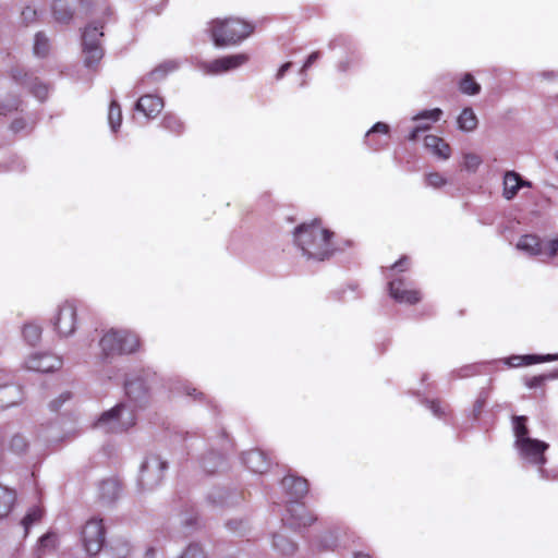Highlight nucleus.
Listing matches in <instances>:
<instances>
[{"mask_svg":"<svg viewBox=\"0 0 558 558\" xmlns=\"http://www.w3.org/2000/svg\"><path fill=\"white\" fill-rule=\"evenodd\" d=\"M484 405H485V400H482V399L476 400V402L474 404V412L476 415H478L482 412Z\"/></svg>","mask_w":558,"mask_h":558,"instance_id":"5fc2aeb1","label":"nucleus"},{"mask_svg":"<svg viewBox=\"0 0 558 558\" xmlns=\"http://www.w3.org/2000/svg\"><path fill=\"white\" fill-rule=\"evenodd\" d=\"M292 66V63L291 62H286L283 63L280 69L278 70V73H277V78L280 80L283 77V75L286 74V72Z\"/></svg>","mask_w":558,"mask_h":558,"instance_id":"864d4df0","label":"nucleus"},{"mask_svg":"<svg viewBox=\"0 0 558 558\" xmlns=\"http://www.w3.org/2000/svg\"><path fill=\"white\" fill-rule=\"evenodd\" d=\"M11 75L19 85L26 87L38 100L44 101L47 99L49 87L37 76H34L22 69H13Z\"/></svg>","mask_w":558,"mask_h":558,"instance_id":"9b49d317","label":"nucleus"},{"mask_svg":"<svg viewBox=\"0 0 558 558\" xmlns=\"http://www.w3.org/2000/svg\"><path fill=\"white\" fill-rule=\"evenodd\" d=\"M520 454L536 465H543L546 462L545 451L548 445L534 438H521L520 444L515 445Z\"/></svg>","mask_w":558,"mask_h":558,"instance_id":"4468645a","label":"nucleus"},{"mask_svg":"<svg viewBox=\"0 0 558 558\" xmlns=\"http://www.w3.org/2000/svg\"><path fill=\"white\" fill-rule=\"evenodd\" d=\"M388 291L398 303L415 305L422 300V292L401 278L389 281Z\"/></svg>","mask_w":558,"mask_h":558,"instance_id":"9d476101","label":"nucleus"},{"mask_svg":"<svg viewBox=\"0 0 558 558\" xmlns=\"http://www.w3.org/2000/svg\"><path fill=\"white\" fill-rule=\"evenodd\" d=\"M21 15H22V19H23V22L25 23V25H28L36 21L37 12L35 9H33L31 7H26L22 11Z\"/></svg>","mask_w":558,"mask_h":558,"instance_id":"a18cd8bd","label":"nucleus"},{"mask_svg":"<svg viewBox=\"0 0 558 558\" xmlns=\"http://www.w3.org/2000/svg\"><path fill=\"white\" fill-rule=\"evenodd\" d=\"M250 60V56L245 52L229 54L217 58L205 64V71L210 74H220L238 69Z\"/></svg>","mask_w":558,"mask_h":558,"instance_id":"2eb2a0df","label":"nucleus"},{"mask_svg":"<svg viewBox=\"0 0 558 558\" xmlns=\"http://www.w3.org/2000/svg\"><path fill=\"white\" fill-rule=\"evenodd\" d=\"M52 325L59 337L68 338L72 336L77 328V306L73 301L62 302L51 319Z\"/></svg>","mask_w":558,"mask_h":558,"instance_id":"39448f33","label":"nucleus"},{"mask_svg":"<svg viewBox=\"0 0 558 558\" xmlns=\"http://www.w3.org/2000/svg\"><path fill=\"white\" fill-rule=\"evenodd\" d=\"M84 62L87 68H95L98 65L104 57L101 46L83 45Z\"/></svg>","mask_w":558,"mask_h":558,"instance_id":"bb28decb","label":"nucleus"},{"mask_svg":"<svg viewBox=\"0 0 558 558\" xmlns=\"http://www.w3.org/2000/svg\"><path fill=\"white\" fill-rule=\"evenodd\" d=\"M101 349H138L141 339L130 329L111 328L100 339Z\"/></svg>","mask_w":558,"mask_h":558,"instance_id":"423d86ee","label":"nucleus"},{"mask_svg":"<svg viewBox=\"0 0 558 558\" xmlns=\"http://www.w3.org/2000/svg\"><path fill=\"white\" fill-rule=\"evenodd\" d=\"M426 183L433 187H441L446 184V179L438 172H430L425 177Z\"/></svg>","mask_w":558,"mask_h":558,"instance_id":"c03bdc74","label":"nucleus"},{"mask_svg":"<svg viewBox=\"0 0 558 558\" xmlns=\"http://www.w3.org/2000/svg\"><path fill=\"white\" fill-rule=\"evenodd\" d=\"M517 248L531 256H539L544 254L549 258H553L558 254V239L550 240L548 244L544 246L537 235L524 234L519 239Z\"/></svg>","mask_w":558,"mask_h":558,"instance_id":"0eeeda50","label":"nucleus"},{"mask_svg":"<svg viewBox=\"0 0 558 558\" xmlns=\"http://www.w3.org/2000/svg\"><path fill=\"white\" fill-rule=\"evenodd\" d=\"M286 493L294 498V501L303 498L308 493V482L306 478L295 475H287L281 481Z\"/></svg>","mask_w":558,"mask_h":558,"instance_id":"f3484780","label":"nucleus"},{"mask_svg":"<svg viewBox=\"0 0 558 558\" xmlns=\"http://www.w3.org/2000/svg\"><path fill=\"white\" fill-rule=\"evenodd\" d=\"M530 186V182L524 181L520 174L514 171H508L504 178V192L502 195L507 199H512L520 187Z\"/></svg>","mask_w":558,"mask_h":558,"instance_id":"5701e85b","label":"nucleus"},{"mask_svg":"<svg viewBox=\"0 0 558 558\" xmlns=\"http://www.w3.org/2000/svg\"><path fill=\"white\" fill-rule=\"evenodd\" d=\"M353 558H375L373 554L368 551H355Z\"/></svg>","mask_w":558,"mask_h":558,"instance_id":"6e6d98bb","label":"nucleus"},{"mask_svg":"<svg viewBox=\"0 0 558 558\" xmlns=\"http://www.w3.org/2000/svg\"><path fill=\"white\" fill-rule=\"evenodd\" d=\"M71 398V393L70 392H64L62 395H60V397L53 401H51L50 403V409L52 411H58L60 409V407L65 402L68 401L69 399Z\"/></svg>","mask_w":558,"mask_h":558,"instance_id":"de8ad7c7","label":"nucleus"},{"mask_svg":"<svg viewBox=\"0 0 558 558\" xmlns=\"http://www.w3.org/2000/svg\"><path fill=\"white\" fill-rule=\"evenodd\" d=\"M59 547V535L57 532L48 531L39 537L34 547L33 555L35 558H44L54 553Z\"/></svg>","mask_w":558,"mask_h":558,"instance_id":"a211bd4d","label":"nucleus"},{"mask_svg":"<svg viewBox=\"0 0 558 558\" xmlns=\"http://www.w3.org/2000/svg\"><path fill=\"white\" fill-rule=\"evenodd\" d=\"M108 121L113 132H117L122 123V111L118 101L112 100L109 106Z\"/></svg>","mask_w":558,"mask_h":558,"instance_id":"c9c22d12","label":"nucleus"},{"mask_svg":"<svg viewBox=\"0 0 558 558\" xmlns=\"http://www.w3.org/2000/svg\"><path fill=\"white\" fill-rule=\"evenodd\" d=\"M459 89L462 94L472 96L481 92V85L475 81L472 74L465 73L459 82Z\"/></svg>","mask_w":558,"mask_h":558,"instance_id":"473e14b6","label":"nucleus"},{"mask_svg":"<svg viewBox=\"0 0 558 558\" xmlns=\"http://www.w3.org/2000/svg\"><path fill=\"white\" fill-rule=\"evenodd\" d=\"M119 484L116 481L107 480L100 484V497L102 499L113 500L118 497Z\"/></svg>","mask_w":558,"mask_h":558,"instance_id":"4c0bfd02","label":"nucleus"},{"mask_svg":"<svg viewBox=\"0 0 558 558\" xmlns=\"http://www.w3.org/2000/svg\"><path fill=\"white\" fill-rule=\"evenodd\" d=\"M161 125L174 135L182 134L184 130L182 121L173 114H166L161 121Z\"/></svg>","mask_w":558,"mask_h":558,"instance_id":"e433bc0d","label":"nucleus"},{"mask_svg":"<svg viewBox=\"0 0 558 558\" xmlns=\"http://www.w3.org/2000/svg\"><path fill=\"white\" fill-rule=\"evenodd\" d=\"M52 13L54 19L61 23H68L73 17V12L68 8L64 0H53Z\"/></svg>","mask_w":558,"mask_h":558,"instance_id":"2f4dec72","label":"nucleus"},{"mask_svg":"<svg viewBox=\"0 0 558 558\" xmlns=\"http://www.w3.org/2000/svg\"><path fill=\"white\" fill-rule=\"evenodd\" d=\"M61 366L62 360L53 351H37L26 361L28 369L40 373H50L59 369Z\"/></svg>","mask_w":558,"mask_h":558,"instance_id":"f8f14e48","label":"nucleus"},{"mask_svg":"<svg viewBox=\"0 0 558 558\" xmlns=\"http://www.w3.org/2000/svg\"><path fill=\"white\" fill-rule=\"evenodd\" d=\"M243 462L248 470L254 473L263 474L269 469V459L260 450H250L244 453Z\"/></svg>","mask_w":558,"mask_h":558,"instance_id":"6ab92c4d","label":"nucleus"},{"mask_svg":"<svg viewBox=\"0 0 558 558\" xmlns=\"http://www.w3.org/2000/svg\"><path fill=\"white\" fill-rule=\"evenodd\" d=\"M177 69V63L173 61L165 62L158 65L154 71L150 72V76L154 80H158L167 75L169 72H172Z\"/></svg>","mask_w":558,"mask_h":558,"instance_id":"ea45409f","label":"nucleus"},{"mask_svg":"<svg viewBox=\"0 0 558 558\" xmlns=\"http://www.w3.org/2000/svg\"><path fill=\"white\" fill-rule=\"evenodd\" d=\"M442 114V111L439 108L424 110L414 117V120L422 121L428 120L430 122H437Z\"/></svg>","mask_w":558,"mask_h":558,"instance_id":"79ce46f5","label":"nucleus"},{"mask_svg":"<svg viewBox=\"0 0 558 558\" xmlns=\"http://www.w3.org/2000/svg\"><path fill=\"white\" fill-rule=\"evenodd\" d=\"M124 388L129 399L142 405L149 398V375L144 373L126 379Z\"/></svg>","mask_w":558,"mask_h":558,"instance_id":"ddd939ff","label":"nucleus"},{"mask_svg":"<svg viewBox=\"0 0 558 558\" xmlns=\"http://www.w3.org/2000/svg\"><path fill=\"white\" fill-rule=\"evenodd\" d=\"M167 462L157 454L148 456L141 466L140 482L143 486L153 487L158 485L162 478Z\"/></svg>","mask_w":558,"mask_h":558,"instance_id":"6e6552de","label":"nucleus"},{"mask_svg":"<svg viewBox=\"0 0 558 558\" xmlns=\"http://www.w3.org/2000/svg\"><path fill=\"white\" fill-rule=\"evenodd\" d=\"M558 354H527V355H512L507 359L506 363L511 367H520L533 365L536 363L557 361Z\"/></svg>","mask_w":558,"mask_h":558,"instance_id":"412c9836","label":"nucleus"},{"mask_svg":"<svg viewBox=\"0 0 558 558\" xmlns=\"http://www.w3.org/2000/svg\"><path fill=\"white\" fill-rule=\"evenodd\" d=\"M320 57V52L319 51H314L312 52L308 58L306 59L305 63L303 64V68H302V73H305L306 70L316 61L318 60Z\"/></svg>","mask_w":558,"mask_h":558,"instance_id":"09e8293b","label":"nucleus"},{"mask_svg":"<svg viewBox=\"0 0 558 558\" xmlns=\"http://www.w3.org/2000/svg\"><path fill=\"white\" fill-rule=\"evenodd\" d=\"M102 25L99 26H87L82 35L83 45L100 46L99 39L104 36L101 32Z\"/></svg>","mask_w":558,"mask_h":558,"instance_id":"72a5a7b5","label":"nucleus"},{"mask_svg":"<svg viewBox=\"0 0 558 558\" xmlns=\"http://www.w3.org/2000/svg\"><path fill=\"white\" fill-rule=\"evenodd\" d=\"M21 401V389L15 385L0 386V409H7Z\"/></svg>","mask_w":558,"mask_h":558,"instance_id":"b1692460","label":"nucleus"},{"mask_svg":"<svg viewBox=\"0 0 558 558\" xmlns=\"http://www.w3.org/2000/svg\"><path fill=\"white\" fill-rule=\"evenodd\" d=\"M146 556L151 558L154 556V549H148L147 553H146Z\"/></svg>","mask_w":558,"mask_h":558,"instance_id":"13d9d810","label":"nucleus"},{"mask_svg":"<svg viewBox=\"0 0 558 558\" xmlns=\"http://www.w3.org/2000/svg\"><path fill=\"white\" fill-rule=\"evenodd\" d=\"M179 558H206V554L198 544H190Z\"/></svg>","mask_w":558,"mask_h":558,"instance_id":"a19ab883","label":"nucleus"},{"mask_svg":"<svg viewBox=\"0 0 558 558\" xmlns=\"http://www.w3.org/2000/svg\"><path fill=\"white\" fill-rule=\"evenodd\" d=\"M332 236L333 232L325 229L317 219L302 223L294 230V241L303 254L319 260L329 258L333 253Z\"/></svg>","mask_w":558,"mask_h":558,"instance_id":"f257e3e1","label":"nucleus"},{"mask_svg":"<svg viewBox=\"0 0 558 558\" xmlns=\"http://www.w3.org/2000/svg\"><path fill=\"white\" fill-rule=\"evenodd\" d=\"M43 336V328L40 325L29 322L25 323L22 327V337L25 343L29 347H36L40 343Z\"/></svg>","mask_w":558,"mask_h":558,"instance_id":"393cba45","label":"nucleus"},{"mask_svg":"<svg viewBox=\"0 0 558 558\" xmlns=\"http://www.w3.org/2000/svg\"><path fill=\"white\" fill-rule=\"evenodd\" d=\"M429 408L438 416H441V415L445 414V412L441 410L439 401H430L429 402Z\"/></svg>","mask_w":558,"mask_h":558,"instance_id":"603ef678","label":"nucleus"},{"mask_svg":"<svg viewBox=\"0 0 558 558\" xmlns=\"http://www.w3.org/2000/svg\"><path fill=\"white\" fill-rule=\"evenodd\" d=\"M81 539L88 555H97L102 549L106 541L104 520L97 517L87 520L82 526Z\"/></svg>","mask_w":558,"mask_h":558,"instance_id":"20e7f679","label":"nucleus"},{"mask_svg":"<svg viewBox=\"0 0 558 558\" xmlns=\"http://www.w3.org/2000/svg\"><path fill=\"white\" fill-rule=\"evenodd\" d=\"M44 517V509L39 506L32 507L25 517L22 519L21 524L24 527V536L28 535L29 529L35 523H38L41 521Z\"/></svg>","mask_w":558,"mask_h":558,"instance_id":"c756f323","label":"nucleus"},{"mask_svg":"<svg viewBox=\"0 0 558 558\" xmlns=\"http://www.w3.org/2000/svg\"><path fill=\"white\" fill-rule=\"evenodd\" d=\"M15 500V490L0 485V519L5 518L11 512Z\"/></svg>","mask_w":558,"mask_h":558,"instance_id":"a878e982","label":"nucleus"},{"mask_svg":"<svg viewBox=\"0 0 558 558\" xmlns=\"http://www.w3.org/2000/svg\"><path fill=\"white\" fill-rule=\"evenodd\" d=\"M390 128L385 122H377L365 135V144L374 151L385 148L389 144Z\"/></svg>","mask_w":558,"mask_h":558,"instance_id":"dca6fc26","label":"nucleus"},{"mask_svg":"<svg viewBox=\"0 0 558 558\" xmlns=\"http://www.w3.org/2000/svg\"><path fill=\"white\" fill-rule=\"evenodd\" d=\"M513 432L515 435V445L520 444L521 438H530L529 437V428H527V417L520 415L513 416Z\"/></svg>","mask_w":558,"mask_h":558,"instance_id":"f704fd0d","label":"nucleus"},{"mask_svg":"<svg viewBox=\"0 0 558 558\" xmlns=\"http://www.w3.org/2000/svg\"><path fill=\"white\" fill-rule=\"evenodd\" d=\"M29 448V442L26 437L20 433L14 434L8 444V449L11 453L16 456H22L27 452Z\"/></svg>","mask_w":558,"mask_h":558,"instance_id":"7c9ffc66","label":"nucleus"},{"mask_svg":"<svg viewBox=\"0 0 558 558\" xmlns=\"http://www.w3.org/2000/svg\"><path fill=\"white\" fill-rule=\"evenodd\" d=\"M254 28L252 23L233 16L209 23L210 37L217 47L235 46L253 34Z\"/></svg>","mask_w":558,"mask_h":558,"instance_id":"f03ea898","label":"nucleus"},{"mask_svg":"<svg viewBox=\"0 0 558 558\" xmlns=\"http://www.w3.org/2000/svg\"><path fill=\"white\" fill-rule=\"evenodd\" d=\"M26 126V121L23 119V118H17V119H14L12 122H11V125H10V129L14 132V133H17L22 130H24Z\"/></svg>","mask_w":558,"mask_h":558,"instance_id":"8fccbe9b","label":"nucleus"},{"mask_svg":"<svg viewBox=\"0 0 558 558\" xmlns=\"http://www.w3.org/2000/svg\"><path fill=\"white\" fill-rule=\"evenodd\" d=\"M424 145L427 149H429L434 155L441 159H448L451 155L450 145L441 137L437 135H426L424 137Z\"/></svg>","mask_w":558,"mask_h":558,"instance_id":"4be33fe9","label":"nucleus"},{"mask_svg":"<svg viewBox=\"0 0 558 558\" xmlns=\"http://www.w3.org/2000/svg\"><path fill=\"white\" fill-rule=\"evenodd\" d=\"M420 125H429L430 126V123L422 122Z\"/></svg>","mask_w":558,"mask_h":558,"instance_id":"bf43d9fd","label":"nucleus"},{"mask_svg":"<svg viewBox=\"0 0 558 558\" xmlns=\"http://www.w3.org/2000/svg\"><path fill=\"white\" fill-rule=\"evenodd\" d=\"M316 520V515L306 508L305 504L299 501H290L287 514L282 518L283 523L294 530L310 526Z\"/></svg>","mask_w":558,"mask_h":558,"instance_id":"1a4fd4ad","label":"nucleus"},{"mask_svg":"<svg viewBox=\"0 0 558 558\" xmlns=\"http://www.w3.org/2000/svg\"><path fill=\"white\" fill-rule=\"evenodd\" d=\"M136 424V415L132 408L126 404H117L111 410L104 412L96 423L107 433H123Z\"/></svg>","mask_w":558,"mask_h":558,"instance_id":"7ed1b4c3","label":"nucleus"},{"mask_svg":"<svg viewBox=\"0 0 558 558\" xmlns=\"http://www.w3.org/2000/svg\"><path fill=\"white\" fill-rule=\"evenodd\" d=\"M189 395H195V398L203 397V392H197L196 388H193V392H187Z\"/></svg>","mask_w":558,"mask_h":558,"instance_id":"4d7b16f0","label":"nucleus"},{"mask_svg":"<svg viewBox=\"0 0 558 558\" xmlns=\"http://www.w3.org/2000/svg\"><path fill=\"white\" fill-rule=\"evenodd\" d=\"M481 163H482V159L478 155L472 154V153L464 155L465 169H468L470 171H475Z\"/></svg>","mask_w":558,"mask_h":558,"instance_id":"37998d69","label":"nucleus"},{"mask_svg":"<svg viewBox=\"0 0 558 558\" xmlns=\"http://www.w3.org/2000/svg\"><path fill=\"white\" fill-rule=\"evenodd\" d=\"M135 108L147 118H154L162 110L163 100L156 95H144L137 100Z\"/></svg>","mask_w":558,"mask_h":558,"instance_id":"aec40b11","label":"nucleus"},{"mask_svg":"<svg viewBox=\"0 0 558 558\" xmlns=\"http://www.w3.org/2000/svg\"><path fill=\"white\" fill-rule=\"evenodd\" d=\"M410 268V258L401 256L395 264L391 265V270L407 271Z\"/></svg>","mask_w":558,"mask_h":558,"instance_id":"49530a36","label":"nucleus"},{"mask_svg":"<svg viewBox=\"0 0 558 558\" xmlns=\"http://www.w3.org/2000/svg\"><path fill=\"white\" fill-rule=\"evenodd\" d=\"M272 545L283 556L292 555L296 550V544L282 534L274 535Z\"/></svg>","mask_w":558,"mask_h":558,"instance_id":"c85d7f7f","label":"nucleus"},{"mask_svg":"<svg viewBox=\"0 0 558 558\" xmlns=\"http://www.w3.org/2000/svg\"><path fill=\"white\" fill-rule=\"evenodd\" d=\"M429 129V125H417L409 134L410 141H416L420 137V133L425 132Z\"/></svg>","mask_w":558,"mask_h":558,"instance_id":"3c124183","label":"nucleus"},{"mask_svg":"<svg viewBox=\"0 0 558 558\" xmlns=\"http://www.w3.org/2000/svg\"><path fill=\"white\" fill-rule=\"evenodd\" d=\"M48 38L44 34L38 33L35 37L34 52L39 57H45L48 53Z\"/></svg>","mask_w":558,"mask_h":558,"instance_id":"58836bf2","label":"nucleus"},{"mask_svg":"<svg viewBox=\"0 0 558 558\" xmlns=\"http://www.w3.org/2000/svg\"><path fill=\"white\" fill-rule=\"evenodd\" d=\"M556 158H557V160H558V151L556 153Z\"/></svg>","mask_w":558,"mask_h":558,"instance_id":"052dcab7","label":"nucleus"},{"mask_svg":"<svg viewBox=\"0 0 558 558\" xmlns=\"http://www.w3.org/2000/svg\"><path fill=\"white\" fill-rule=\"evenodd\" d=\"M457 122L460 130L470 132L476 129L478 121L472 108H464L459 114Z\"/></svg>","mask_w":558,"mask_h":558,"instance_id":"cd10ccee","label":"nucleus"}]
</instances>
